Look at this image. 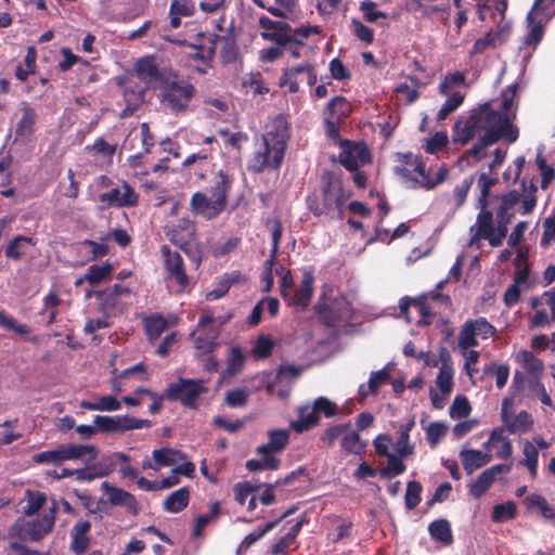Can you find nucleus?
I'll return each instance as SVG.
<instances>
[{
	"label": "nucleus",
	"instance_id": "obj_44",
	"mask_svg": "<svg viewBox=\"0 0 555 555\" xmlns=\"http://www.w3.org/2000/svg\"><path fill=\"white\" fill-rule=\"evenodd\" d=\"M124 98L126 101V106L120 113L121 118H128L133 115L140 104L143 102V92H135L133 90L125 89Z\"/></svg>",
	"mask_w": 555,
	"mask_h": 555
},
{
	"label": "nucleus",
	"instance_id": "obj_22",
	"mask_svg": "<svg viewBox=\"0 0 555 555\" xmlns=\"http://www.w3.org/2000/svg\"><path fill=\"white\" fill-rule=\"evenodd\" d=\"M196 5L193 0H172L169 9L170 27L178 28L181 25V17L193 16Z\"/></svg>",
	"mask_w": 555,
	"mask_h": 555
},
{
	"label": "nucleus",
	"instance_id": "obj_55",
	"mask_svg": "<svg viewBox=\"0 0 555 555\" xmlns=\"http://www.w3.org/2000/svg\"><path fill=\"white\" fill-rule=\"evenodd\" d=\"M261 460L251 459L246 462V468L249 472H258L262 469H276L281 461L273 455L261 454Z\"/></svg>",
	"mask_w": 555,
	"mask_h": 555
},
{
	"label": "nucleus",
	"instance_id": "obj_1",
	"mask_svg": "<svg viewBox=\"0 0 555 555\" xmlns=\"http://www.w3.org/2000/svg\"><path fill=\"white\" fill-rule=\"evenodd\" d=\"M485 132L470 149L461 156L462 160L478 163L487 156V149L500 140L512 144L517 141L516 129L505 119L492 112L490 102L470 111L466 119H459L453 126L452 141L462 146L470 142L478 133Z\"/></svg>",
	"mask_w": 555,
	"mask_h": 555
},
{
	"label": "nucleus",
	"instance_id": "obj_7",
	"mask_svg": "<svg viewBox=\"0 0 555 555\" xmlns=\"http://www.w3.org/2000/svg\"><path fill=\"white\" fill-rule=\"evenodd\" d=\"M205 390L201 379L179 378L177 383H171L166 388L165 396L170 401L180 400L184 406L195 409L198 397Z\"/></svg>",
	"mask_w": 555,
	"mask_h": 555
},
{
	"label": "nucleus",
	"instance_id": "obj_57",
	"mask_svg": "<svg viewBox=\"0 0 555 555\" xmlns=\"http://www.w3.org/2000/svg\"><path fill=\"white\" fill-rule=\"evenodd\" d=\"M365 444L361 442L360 436L357 431L345 433L341 438V448L344 451L353 454L363 452Z\"/></svg>",
	"mask_w": 555,
	"mask_h": 555
},
{
	"label": "nucleus",
	"instance_id": "obj_3",
	"mask_svg": "<svg viewBox=\"0 0 555 555\" xmlns=\"http://www.w3.org/2000/svg\"><path fill=\"white\" fill-rule=\"evenodd\" d=\"M351 196L350 191L344 188L341 173L334 170H324L320 180V194L308 195L306 204L314 217L326 216L334 219L341 218L346 201Z\"/></svg>",
	"mask_w": 555,
	"mask_h": 555
},
{
	"label": "nucleus",
	"instance_id": "obj_45",
	"mask_svg": "<svg viewBox=\"0 0 555 555\" xmlns=\"http://www.w3.org/2000/svg\"><path fill=\"white\" fill-rule=\"evenodd\" d=\"M117 424L118 433L152 427L151 421L137 418L129 415H117Z\"/></svg>",
	"mask_w": 555,
	"mask_h": 555
},
{
	"label": "nucleus",
	"instance_id": "obj_47",
	"mask_svg": "<svg viewBox=\"0 0 555 555\" xmlns=\"http://www.w3.org/2000/svg\"><path fill=\"white\" fill-rule=\"evenodd\" d=\"M531 507H538L543 518L555 522V508L548 504L546 499L540 494H530L526 499Z\"/></svg>",
	"mask_w": 555,
	"mask_h": 555
},
{
	"label": "nucleus",
	"instance_id": "obj_42",
	"mask_svg": "<svg viewBox=\"0 0 555 555\" xmlns=\"http://www.w3.org/2000/svg\"><path fill=\"white\" fill-rule=\"evenodd\" d=\"M192 48L195 50L194 53H191L192 59L198 60L205 65L212 63L216 54V40L209 39L208 43L192 44Z\"/></svg>",
	"mask_w": 555,
	"mask_h": 555
},
{
	"label": "nucleus",
	"instance_id": "obj_16",
	"mask_svg": "<svg viewBox=\"0 0 555 555\" xmlns=\"http://www.w3.org/2000/svg\"><path fill=\"white\" fill-rule=\"evenodd\" d=\"M100 302V311L106 318L118 317L124 313L126 308V302L122 301L121 297L117 296V294L108 293L106 291H99L95 293Z\"/></svg>",
	"mask_w": 555,
	"mask_h": 555
},
{
	"label": "nucleus",
	"instance_id": "obj_59",
	"mask_svg": "<svg viewBox=\"0 0 555 555\" xmlns=\"http://www.w3.org/2000/svg\"><path fill=\"white\" fill-rule=\"evenodd\" d=\"M177 452L170 448H160L153 451L155 467H166L175 464Z\"/></svg>",
	"mask_w": 555,
	"mask_h": 555
},
{
	"label": "nucleus",
	"instance_id": "obj_35",
	"mask_svg": "<svg viewBox=\"0 0 555 555\" xmlns=\"http://www.w3.org/2000/svg\"><path fill=\"white\" fill-rule=\"evenodd\" d=\"M66 461L78 460L89 455V461L98 457V449L93 444H64Z\"/></svg>",
	"mask_w": 555,
	"mask_h": 555
},
{
	"label": "nucleus",
	"instance_id": "obj_34",
	"mask_svg": "<svg viewBox=\"0 0 555 555\" xmlns=\"http://www.w3.org/2000/svg\"><path fill=\"white\" fill-rule=\"evenodd\" d=\"M496 228L494 232V237L490 238V245L493 247L501 246L503 240L507 235V227L514 218V214H505L502 211H496Z\"/></svg>",
	"mask_w": 555,
	"mask_h": 555
},
{
	"label": "nucleus",
	"instance_id": "obj_41",
	"mask_svg": "<svg viewBox=\"0 0 555 555\" xmlns=\"http://www.w3.org/2000/svg\"><path fill=\"white\" fill-rule=\"evenodd\" d=\"M111 274L112 266L109 263H105L103 266L92 264L88 268L85 279H87V282L90 285L94 286L109 279Z\"/></svg>",
	"mask_w": 555,
	"mask_h": 555
},
{
	"label": "nucleus",
	"instance_id": "obj_23",
	"mask_svg": "<svg viewBox=\"0 0 555 555\" xmlns=\"http://www.w3.org/2000/svg\"><path fill=\"white\" fill-rule=\"evenodd\" d=\"M518 83H513L506 88L502 92L501 99V109L495 111L492 108V112L498 114L501 119L507 120V122L512 126L513 129H516L517 132V139L519 138V129L517 126L513 124V119L515 118V115L511 116L509 111L514 104L516 94H517Z\"/></svg>",
	"mask_w": 555,
	"mask_h": 555
},
{
	"label": "nucleus",
	"instance_id": "obj_58",
	"mask_svg": "<svg viewBox=\"0 0 555 555\" xmlns=\"http://www.w3.org/2000/svg\"><path fill=\"white\" fill-rule=\"evenodd\" d=\"M472 411L470 403L465 396H456L450 406V416L454 420L464 418Z\"/></svg>",
	"mask_w": 555,
	"mask_h": 555
},
{
	"label": "nucleus",
	"instance_id": "obj_8",
	"mask_svg": "<svg viewBox=\"0 0 555 555\" xmlns=\"http://www.w3.org/2000/svg\"><path fill=\"white\" fill-rule=\"evenodd\" d=\"M160 254L168 279L178 284L180 292L188 289L190 287V278L186 274L184 260L180 253L171 250L168 245H163Z\"/></svg>",
	"mask_w": 555,
	"mask_h": 555
},
{
	"label": "nucleus",
	"instance_id": "obj_60",
	"mask_svg": "<svg viewBox=\"0 0 555 555\" xmlns=\"http://www.w3.org/2000/svg\"><path fill=\"white\" fill-rule=\"evenodd\" d=\"M93 480L102 478L115 470V464L109 457H102L99 462L88 466Z\"/></svg>",
	"mask_w": 555,
	"mask_h": 555
},
{
	"label": "nucleus",
	"instance_id": "obj_10",
	"mask_svg": "<svg viewBox=\"0 0 555 555\" xmlns=\"http://www.w3.org/2000/svg\"><path fill=\"white\" fill-rule=\"evenodd\" d=\"M512 399L504 398L502 402L501 418L509 434L527 433L533 426V418L527 411H520L515 417L508 414Z\"/></svg>",
	"mask_w": 555,
	"mask_h": 555
},
{
	"label": "nucleus",
	"instance_id": "obj_11",
	"mask_svg": "<svg viewBox=\"0 0 555 555\" xmlns=\"http://www.w3.org/2000/svg\"><path fill=\"white\" fill-rule=\"evenodd\" d=\"M168 240L176 246L188 245L196 236V225L190 218H180L171 229L166 232Z\"/></svg>",
	"mask_w": 555,
	"mask_h": 555
},
{
	"label": "nucleus",
	"instance_id": "obj_49",
	"mask_svg": "<svg viewBox=\"0 0 555 555\" xmlns=\"http://www.w3.org/2000/svg\"><path fill=\"white\" fill-rule=\"evenodd\" d=\"M344 121L341 120L334 119L332 116H323V124L326 137L334 142L339 141L341 146H349L350 141L340 139V125Z\"/></svg>",
	"mask_w": 555,
	"mask_h": 555
},
{
	"label": "nucleus",
	"instance_id": "obj_18",
	"mask_svg": "<svg viewBox=\"0 0 555 555\" xmlns=\"http://www.w3.org/2000/svg\"><path fill=\"white\" fill-rule=\"evenodd\" d=\"M102 488L106 490L112 505L124 506L130 512H137V500L133 494L121 488L109 486L106 481L102 483Z\"/></svg>",
	"mask_w": 555,
	"mask_h": 555
},
{
	"label": "nucleus",
	"instance_id": "obj_37",
	"mask_svg": "<svg viewBox=\"0 0 555 555\" xmlns=\"http://www.w3.org/2000/svg\"><path fill=\"white\" fill-rule=\"evenodd\" d=\"M403 456L390 453L387 456V466L379 469V475L385 479H391L405 472V464L402 461Z\"/></svg>",
	"mask_w": 555,
	"mask_h": 555
},
{
	"label": "nucleus",
	"instance_id": "obj_32",
	"mask_svg": "<svg viewBox=\"0 0 555 555\" xmlns=\"http://www.w3.org/2000/svg\"><path fill=\"white\" fill-rule=\"evenodd\" d=\"M80 408L89 411H118L120 409V401L115 396L100 397L98 402L82 400Z\"/></svg>",
	"mask_w": 555,
	"mask_h": 555
},
{
	"label": "nucleus",
	"instance_id": "obj_63",
	"mask_svg": "<svg viewBox=\"0 0 555 555\" xmlns=\"http://www.w3.org/2000/svg\"><path fill=\"white\" fill-rule=\"evenodd\" d=\"M274 347V343L271 337L266 335L258 336L256 344L253 349V353L256 358L266 359L271 356Z\"/></svg>",
	"mask_w": 555,
	"mask_h": 555
},
{
	"label": "nucleus",
	"instance_id": "obj_27",
	"mask_svg": "<svg viewBox=\"0 0 555 555\" xmlns=\"http://www.w3.org/2000/svg\"><path fill=\"white\" fill-rule=\"evenodd\" d=\"M35 245H36V241L33 237L24 236V235H16L9 242V244L4 250V255L8 259L17 261L23 258V256L26 254L27 248L29 246H35Z\"/></svg>",
	"mask_w": 555,
	"mask_h": 555
},
{
	"label": "nucleus",
	"instance_id": "obj_38",
	"mask_svg": "<svg viewBox=\"0 0 555 555\" xmlns=\"http://www.w3.org/2000/svg\"><path fill=\"white\" fill-rule=\"evenodd\" d=\"M33 460H34V462H36L38 464L52 463L54 465H61L63 462L66 461L64 444H62L55 449H52V450H47V451H42L40 453H36L33 456Z\"/></svg>",
	"mask_w": 555,
	"mask_h": 555
},
{
	"label": "nucleus",
	"instance_id": "obj_61",
	"mask_svg": "<svg viewBox=\"0 0 555 555\" xmlns=\"http://www.w3.org/2000/svg\"><path fill=\"white\" fill-rule=\"evenodd\" d=\"M93 424L95 425L98 431L104 434H117L118 433V424H117V415L108 416V415H96L94 417Z\"/></svg>",
	"mask_w": 555,
	"mask_h": 555
},
{
	"label": "nucleus",
	"instance_id": "obj_19",
	"mask_svg": "<svg viewBox=\"0 0 555 555\" xmlns=\"http://www.w3.org/2000/svg\"><path fill=\"white\" fill-rule=\"evenodd\" d=\"M344 150L339 154V163L349 171H356L359 164H364L369 158V152L365 147L343 146Z\"/></svg>",
	"mask_w": 555,
	"mask_h": 555
},
{
	"label": "nucleus",
	"instance_id": "obj_15",
	"mask_svg": "<svg viewBox=\"0 0 555 555\" xmlns=\"http://www.w3.org/2000/svg\"><path fill=\"white\" fill-rule=\"evenodd\" d=\"M233 178L225 171L219 170L215 178L214 184L210 188V195L216 199V205L219 209H224L227 205V196L231 190Z\"/></svg>",
	"mask_w": 555,
	"mask_h": 555
},
{
	"label": "nucleus",
	"instance_id": "obj_40",
	"mask_svg": "<svg viewBox=\"0 0 555 555\" xmlns=\"http://www.w3.org/2000/svg\"><path fill=\"white\" fill-rule=\"evenodd\" d=\"M36 60H37L36 49L34 47H29L27 49V53L24 59L25 65L23 66L22 64H18L16 66L15 77L21 81H25L29 75L35 73Z\"/></svg>",
	"mask_w": 555,
	"mask_h": 555
},
{
	"label": "nucleus",
	"instance_id": "obj_36",
	"mask_svg": "<svg viewBox=\"0 0 555 555\" xmlns=\"http://www.w3.org/2000/svg\"><path fill=\"white\" fill-rule=\"evenodd\" d=\"M517 517V505L514 501L495 504L492 508L491 518L494 522H504Z\"/></svg>",
	"mask_w": 555,
	"mask_h": 555
},
{
	"label": "nucleus",
	"instance_id": "obj_62",
	"mask_svg": "<svg viewBox=\"0 0 555 555\" xmlns=\"http://www.w3.org/2000/svg\"><path fill=\"white\" fill-rule=\"evenodd\" d=\"M449 142V138L446 131H438L431 138L426 141L424 146L425 152L428 154H437L442 151Z\"/></svg>",
	"mask_w": 555,
	"mask_h": 555
},
{
	"label": "nucleus",
	"instance_id": "obj_48",
	"mask_svg": "<svg viewBox=\"0 0 555 555\" xmlns=\"http://www.w3.org/2000/svg\"><path fill=\"white\" fill-rule=\"evenodd\" d=\"M453 367L440 366L436 377V384L443 396H449L453 389Z\"/></svg>",
	"mask_w": 555,
	"mask_h": 555
},
{
	"label": "nucleus",
	"instance_id": "obj_20",
	"mask_svg": "<svg viewBox=\"0 0 555 555\" xmlns=\"http://www.w3.org/2000/svg\"><path fill=\"white\" fill-rule=\"evenodd\" d=\"M480 212L477 215L476 228L477 232L470 240V245L480 238L488 240L494 237L495 228L493 227V214L488 207L479 208Z\"/></svg>",
	"mask_w": 555,
	"mask_h": 555
},
{
	"label": "nucleus",
	"instance_id": "obj_4",
	"mask_svg": "<svg viewBox=\"0 0 555 555\" xmlns=\"http://www.w3.org/2000/svg\"><path fill=\"white\" fill-rule=\"evenodd\" d=\"M159 89L162 105L176 115L185 113L196 94L194 85L189 80L179 79L178 75H175L172 80L167 77Z\"/></svg>",
	"mask_w": 555,
	"mask_h": 555
},
{
	"label": "nucleus",
	"instance_id": "obj_54",
	"mask_svg": "<svg viewBox=\"0 0 555 555\" xmlns=\"http://www.w3.org/2000/svg\"><path fill=\"white\" fill-rule=\"evenodd\" d=\"M26 500L27 504L24 507V514L26 516H31L44 505L47 496L43 492L27 490Z\"/></svg>",
	"mask_w": 555,
	"mask_h": 555
},
{
	"label": "nucleus",
	"instance_id": "obj_30",
	"mask_svg": "<svg viewBox=\"0 0 555 555\" xmlns=\"http://www.w3.org/2000/svg\"><path fill=\"white\" fill-rule=\"evenodd\" d=\"M295 511V508H289L288 511H286L280 518L275 519V520H272V521H269L267 522L261 529H259L258 531H254V532H250L248 533L244 540L242 541V543L240 544L238 546V552L241 551H246L248 550L254 543H256L258 540H260L262 537H264L269 531H271L272 529H274L278 524L284 519L285 517L289 516L291 514H293Z\"/></svg>",
	"mask_w": 555,
	"mask_h": 555
},
{
	"label": "nucleus",
	"instance_id": "obj_12",
	"mask_svg": "<svg viewBox=\"0 0 555 555\" xmlns=\"http://www.w3.org/2000/svg\"><path fill=\"white\" fill-rule=\"evenodd\" d=\"M91 522L88 520L77 521L70 530V551L75 555H83L89 547Z\"/></svg>",
	"mask_w": 555,
	"mask_h": 555
},
{
	"label": "nucleus",
	"instance_id": "obj_64",
	"mask_svg": "<svg viewBox=\"0 0 555 555\" xmlns=\"http://www.w3.org/2000/svg\"><path fill=\"white\" fill-rule=\"evenodd\" d=\"M248 392L244 388L231 389L224 397V403L230 408H241L246 405Z\"/></svg>",
	"mask_w": 555,
	"mask_h": 555
},
{
	"label": "nucleus",
	"instance_id": "obj_6",
	"mask_svg": "<svg viewBox=\"0 0 555 555\" xmlns=\"http://www.w3.org/2000/svg\"><path fill=\"white\" fill-rule=\"evenodd\" d=\"M57 509L56 502L52 503V506L43 515L33 520L17 519L14 528H16L22 538H27L34 542L41 541L47 534H49L55 524V513Z\"/></svg>",
	"mask_w": 555,
	"mask_h": 555
},
{
	"label": "nucleus",
	"instance_id": "obj_53",
	"mask_svg": "<svg viewBox=\"0 0 555 555\" xmlns=\"http://www.w3.org/2000/svg\"><path fill=\"white\" fill-rule=\"evenodd\" d=\"M477 335L470 320H467L459 333V346L462 349H468L478 346Z\"/></svg>",
	"mask_w": 555,
	"mask_h": 555
},
{
	"label": "nucleus",
	"instance_id": "obj_46",
	"mask_svg": "<svg viewBox=\"0 0 555 555\" xmlns=\"http://www.w3.org/2000/svg\"><path fill=\"white\" fill-rule=\"evenodd\" d=\"M423 487L421 482L411 480L406 483L404 504L406 509H414L422 501Z\"/></svg>",
	"mask_w": 555,
	"mask_h": 555
},
{
	"label": "nucleus",
	"instance_id": "obj_33",
	"mask_svg": "<svg viewBox=\"0 0 555 555\" xmlns=\"http://www.w3.org/2000/svg\"><path fill=\"white\" fill-rule=\"evenodd\" d=\"M245 362V356L238 346L231 347L227 361V369L222 372V377H231L238 374Z\"/></svg>",
	"mask_w": 555,
	"mask_h": 555
},
{
	"label": "nucleus",
	"instance_id": "obj_9",
	"mask_svg": "<svg viewBox=\"0 0 555 555\" xmlns=\"http://www.w3.org/2000/svg\"><path fill=\"white\" fill-rule=\"evenodd\" d=\"M22 116L15 127L14 141L23 144L30 141L36 131L37 112L28 102L21 103Z\"/></svg>",
	"mask_w": 555,
	"mask_h": 555
},
{
	"label": "nucleus",
	"instance_id": "obj_13",
	"mask_svg": "<svg viewBox=\"0 0 555 555\" xmlns=\"http://www.w3.org/2000/svg\"><path fill=\"white\" fill-rule=\"evenodd\" d=\"M191 210L195 215H201L207 220L216 218L224 209H219L216 205V199L208 198L205 193L196 192L192 195L190 201Z\"/></svg>",
	"mask_w": 555,
	"mask_h": 555
},
{
	"label": "nucleus",
	"instance_id": "obj_17",
	"mask_svg": "<svg viewBox=\"0 0 555 555\" xmlns=\"http://www.w3.org/2000/svg\"><path fill=\"white\" fill-rule=\"evenodd\" d=\"M269 441L268 443L261 444L257 448V454H268L272 455V453L283 451L289 440V430L288 429H274L268 433Z\"/></svg>",
	"mask_w": 555,
	"mask_h": 555
},
{
	"label": "nucleus",
	"instance_id": "obj_50",
	"mask_svg": "<svg viewBox=\"0 0 555 555\" xmlns=\"http://www.w3.org/2000/svg\"><path fill=\"white\" fill-rule=\"evenodd\" d=\"M466 75L464 72L449 73L439 83L438 90L441 95H448L450 91L457 86L465 85Z\"/></svg>",
	"mask_w": 555,
	"mask_h": 555
},
{
	"label": "nucleus",
	"instance_id": "obj_56",
	"mask_svg": "<svg viewBox=\"0 0 555 555\" xmlns=\"http://www.w3.org/2000/svg\"><path fill=\"white\" fill-rule=\"evenodd\" d=\"M493 479L483 470L477 479L469 485V494L475 498H481L493 483Z\"/></svg>",
	"mask_w": 555,
	"mask_h": 555
},
{
	"label": "nucleus",
	"instance_id": "obj_24",
	"mask_svg": "<svg viewBox=\"0 0 555 555\" xmlns=\"http://www.w3.org/2000/svg\"><path fill=\"white\" fill-rule=\"evenodd\" d=\"M352 106L349 101L343 96L337 95L331 99L323 111V116H332L334 119L345 121L350 116Z\"/></svg>",
	"mask_w": 555,
	"mask_h": 555
},
{
	"label": "nucleus",
	"instance_id": "obj_52",
	"mask_svg": "<svg viewBox=\"0 0 555 555\" xmlns=\"http://www.w3.org/2000/svg\"><path fill=\"white\" fill-rule=\"evenodd\" d=\"M498 182L496 179L490 177V172H482L478 178V186L480 189V196L478 198V208L488 207V197L490 195L491 188Z\"/></svg>",
	"mask_w": 555,
	"mask_h": 555
},
{
	"label": "nucleus",
	"instance_id": "obj_25",
	"mask_svg": "<svg viewBox=\"0 0 555 555\" xmlns=\"http://www.w3.org/2000/svg\"><path fill=\"white\" fill-rule=\"evenodd\" d=\"M320 422V417L317 414L314 406H301L298 410V420L291 423V427L298 434H301L310 428L317 426Z\"/></svg>",
	"mask_w": 555,
	"mask_h": 555
},
{
	"label": "nucleus",
	"instance_id": "obj_43",
	"mask_svg": "<svg viewBox=\"0 0 555 555\" xmlns=\"http://www.w3.org/2000/svg\"><path fill=\"white\" fill-rule=\"evenodd\" d=\"M302 67L300 65L294 66L284 70L280 77V87H287L289 93H296L299 90V75H302Z\"/></svg>",
	"mask_w": 555,
	"mask_h": 555
},
{
	"label": "nucleus",
	"instance_id": "obj_21",
	"mask_svg": "<svg viewBox=\"0 0 555 555\" xmlns=\"http://www.w3.org/2000/svg\"><path fill=\"white\" fill-rule=\"evenodd\" d=\"M460 459L466 474L470 475L476 469L487 465L492 460V455L489 453H483L480 450L470 449L462 450L460 452Z\"/></svg>",
	"mask_w": 555,
	"mask_h": 555
},
{
	"label": "nucleus",
	"instance_id": "obj_31",
	"mask_svg": "<svg viewBox=\"0 0 555 555\" xmlns=\"http://www.w3.org/2000/svg\"><path fill=\"white\" fill-rule=\"evenodd\" d=\"M168 322L160 314H154L144 320V328L147 336V339L151 343L157 340L160 335L167 330Z\"/></svg>",
	"mask_w": 555,
	"mask_h": 555
},
{
	"label": "nucleus",
	"instance_id": "obj_5",
	"mask_svg": "<svg viewBox=\"0 0 555 555\" xmlns=\"http://www.w3.org/2000/svg\"><path fill=\"white\" fill-rule=\"evenodd\" d=\"M313 309L319 321L326 327H336L349 321L352 314L351 304L344 295L331 299L330 302L319 301Z\"/></svg>",
	"mask_w": 555,
	"mask_h": 555
},
{
	"label": "nucleus",
	"instance_id": "obj_51",
	"mask_svg": "<svg viewBox=\"0 0 555 555\" xmlns=\"http://www.w3.org/2000/svg\"><path fill=\"white\" fill-rule=\"evenodd\" d=\"M409 79L412 81L413 87L403 82L399 83L395 89L397 94L405 96L406 105L413 104L418 99L420 92L417 91V88L421 86L418 78L410 76Z\"/></svg>",
	"mask_w": 555,
	"mask_h": 555
},
{
	"label": "nucleus",
	"instance_id": "obj_26",
	"mask_svg": "<svg viewBox=\"0 0 555 555\" xmlns=\"http://www.w3.org/2000/svg\"><path fill=\"white\" fill-rule=\"evenodd\" d=\"M194 339L195 349L197 351V356H207V353H214V351L219 346L218 344V336H219V330L210 328L209 333L207 334H195L193 333L191 335Z\"/></svg>",
	"mask_w": 555,
	"mask_h": 555
},
{
	"label": "nucleus",
	"instance_id": "obj_2",
	"mask_svg": "<svg viewBox=\"0 0 555 555\" xmlns=\"http://www.w3.org/2000/svg\"><path fill=\"white\" fill-rule=\"evenodd\" d=\"M289 138L291 125L287 119L283 115L274 117L266 132L255 139V151L247 162V170L251 173L279 170Z\"/></svg>",
	"mask_w": 555,
	"mask_h": 555
},
{
	"label": "nucleus",
	"instance_id": "obj_28",
	"mask_svg": "<svg viewBox=\"0 0 555 555\" xmlns=\"http://www.w3.org/2000/svg\"><path fill=\"white\" fill-rule=\"evenodd\" d=\"M428 532L433 540L450 545L453 543V534L449 520L444 518L436 519L428 526Z\"/></svg>",
	"mask_w": 555,
	"mask_h": 555
},
{
	"label": "nucleus",
	"instance_id": "obj_39",
	"mask_svg": "<svg viewBox=\"0 0 555 555\" xmlns=\"http://www.w3.org/2000/svg\"><path fill=\"white\" fill-rule=\"evenodd\" d=\"M464 99L465 95L460 91L451 93L438 111L437 120L442 121L447 119L450 114L455 112L463 104Z\"/></svg>",
	"mask_w": 555,
	"mask_h": 555
},
{
	"label": "nucleus",
	"instance_id": "obj_29",
	"mask_svg": "<svg viewBox=\"0 0 555 555\" xmlns=\"http://www.w3.org/2000/svg\"><path fill=\"white\" fill-rule=\"evenodd\" d=\"M190 502V491L186 487L180 488L170 493L163 503V508L168 513L183 511Z\"/></svg>",
	"mask_w": 555,
	"mask_h": 555
},
{
	"label": "nucleus",
	"instance_id": "obj_14",
	"mask_svg": "<svg viewBox=\"0 0 555 555\" xmlns=\"http://www.w3.org/2000/svg\"><path fill=\"white\" fill-rule=\"evenodd\" d=\"M135 70L138 77L144 81L145 83L158 82L159 86L163 83L167 77L160 72L159 66L156 64L155 60L152 56H146L140 59L135 63Z\"/></svg>",
	"mask_w": 555,
	"mask_h": 555
}]
</instances>
